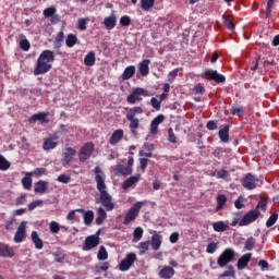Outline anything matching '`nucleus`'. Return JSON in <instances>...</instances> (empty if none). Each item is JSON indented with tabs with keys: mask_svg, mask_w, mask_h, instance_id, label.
I'll return each mask as SVG.
<instances>
[{
	"mask_svg": "<svg viewBox=\"0 0 279 279\" xmlns=\"http://www.w3.org/2000/svg\"><path fill=\"white\" fill-rule=\"evenodd\" d=\"M22 184L26 191L32 189V172H27L25 177L22 179Z\"/></svg>",
	"mask_w": 279,
	"mask_h": 279,
	"instance_id": "nucleus-38",
	"label": "nucleus"
},
{
	"mask_svg": "<svg viewBox=\"0 0 279 279\" xmlns=\"http://www.w3.org/2000/svg\"><path fill=\"white\" fill-rule=\"evenodd\" d=\"M193 93H194L195 95H204V93H206V89L204 88V85L197 84V85L194 87Z\"/></svg>",
	"mask_w": 279,
	"mask_h": 279,
	"instance_id": "nucleus-58",
	"label": "nucleus"
},
{
	"mask_svg": "<svg viewBox=\"0 0 279 279\" xmlns=\"http://www.w3.org/2000/svg\"><path fill=\"white\" fill-rule=\"evenodd\" d=\"M76 154H77V150H75V148L66 147L62 154L63 157L61 159L63 167H68V165H71V162H73V158H75Z\"/></svg>",
	"mask_w": 279,
	"mask_h": 279,
	"instance_id": "nucleus-12",
	"label": "nucleus"
},
{
	"mask_svg": "<svg viewBox=\"0 0 279 279\" xmlns=\"http://www.w3.org/2000/svg\"><path fill=\"white\" fill-rule=\"evenodd\" d=\"M98 260H108V251L106 246H100L97 255Z\"/></svg>",
	"mask_w": 279,
	"mask_h": 279,
	"instance_id": "nucleus-46",
	"label": "nucleus"
},
{
	"mask_svg": "<svg viewBox=\"0 0 279 279\" xmlns=\"http://www.w3.org/2000/svg\"><path fill=\"white\" fill-rule=\"evenodd\" d=\"M258 217H260V211H258V209H252L243 216V218L239 222V226L241 228L243 226H250V223H254V221L257 220Z\"/></svg>",
	"mask_w": 279,
	"mask_h": 279,
	"instance_id": "nucleus-9",
	"label": "nucleus"
},
{
	"mask_svg": "<svg viewBox=\"0 0 279 279\" xmlns=\"http://www.w3.org/2000/svg\"><path fill=\"white\" fill-rule=\"evenodd\" d=\"M252 260V253L244 254L236 264L238 269H245L250 262Z\"/></svg>",
	"mask_w": 279,
	"mask_h": 279,
	"instance_id": "nucleus-27",
	"label": "nucleus"
},
{
	"mask_svg": "<svg viewBox=\"0 0 279 279\" xmlns=\"http://www.w3.org/2000/svg\"><path fill=\"white\" fill-rule=\"evenodd\" d=\"M255 210H263V211L267 210V201L260 199Z\"/></svg>",
	"mask_w": 279,
	"mask_h": 279,
	"instance_id": "nucleus-62",
	"label": "nucleus"
},
{
	"mask_svg": "<svg viewBox=\"0 0 279 279\" xmlns=\"http://www.w3.org/2000/svg\"><path fill=\"white\" fill-rule=\"evenodd\" d=\"M143 97H149V92L143 87H135L126 97L128 104L134 105L136 101H143Z\"/></svg>",
	"mask_w": 279,
	"mask_h": 279,
	"instance_id": "nucleus-7",
	"label": "nucleus"
},
{
	"mask_svg": "<svg viewBox=\"0 0 279 279\" xmlns=\"http://www.w3.org/2000/svg\"><path fill=\"white\" fill-rule=\"evenodd\" d=\"M140 179H141V175L130 177L129 179H126V180L123 182L122 189H123L124 191H128V189L134 186V184H136Z\"/></svg>",
	"mask_w": 279,
	"mask_h": 279,
	"instance_id": "nucleus-32",
	"label": "nucleus"
},
{
	"mask_svg": "<svg viewBox=\"0 0 279 279\" xmlns=\"http://www.w3.org/2000/svg\"><path fill=\"white\" fill-rule=\"evenodd\" d=\"M168 141L170 143H178L177 137H175V133H173V129L168 130Z\"/></svg>",
	"mask_w": 279,
	"mask_h": 279,
	"instance_id": "nucleus-63",
	"label": "nucleus"
},
{
	"mask_svg": "<svg viewBox=\"0 0 279 279\" xmlns=\"http://www.w3.org/2000/svg\"><path fill=\"white\" fill-rule=\"evenodd\" d=\"M49 230L52 234H58V232H60V223L57 221H51L49 225Z\"/></svg>",
	"mask_w": 279,
	"mask_h": 279,
	"instance_id": "nucleus-50",
	"label": "nucleus"
},
{
	"mask_svg": "<svg viewBox=\"0 0 279 279\" xmlns=\"http://www.w3.org/2000/svg\"><path fill=\"white\" fill-rule=\"evenodd\" d=\"M90 21V17H82L77 21V29H80V32H86V25L88 24V22Z\"/></svg>",
	"mask_w": 279,
	"mask_h": 279,
	"instance_id": "nucleus-44",
	"label": "nucleus"
},
{
	"mask_svg": "<svg viewBox=\"0 0 279 279\" xmlns=\"http://www.w3.org/2000/svg\"><path fill=\"white\" fill-rule=\"evenodd\" d=\"M150 245L155 252H158L162 245V235L157 231H154V234L150 238Z\"/></svg>",
	"mask_w": 279,
	"mask_h": 279,
	"instance_id": "nucleus-16",
	"label": "nucleus"
},
{
	"mask_svg": "<svg viewBox=\"0 0 279 279\" xmlns=\"http://www.w3.org/2000/svg\"><path fill=\"white\" fill-rule=\"evenodd\" d=\"M49 183L47 181H38L37 183H35L34 185V191L35 193H39L40 195L45 194L47 191V185Z\"/></svg>",
	"mask_w": 279,
	"mask_h": 279,
	"instance_id": "nucleus-33",
	"label": "nucleus"
},
{
	"mask_svg": "<svg viewBox=\"0 0 279 279\" xmlns=\"http://www.w3.org/2000/svg\"><path fill=\"white\" fill-rule=\"evenodd\" d=\"M93 151H95V144L92 142H87L84 144L78 151V159L81 162H86L90 156H93Z\"/></svg>",
	"mask_w": 279,
	"mask_h": 279,
	"instance_id": "nucleus-8",
	"label": "nucleus"
},
{
	"mask_svg": "<svg viewBox=\"0 0 279 279\" xmlns=\"http://www.w3.org/2000/svg\"><path fill=\"white\" fill-rule=\"evenodd\" d=\"M234 266L230 265L227 269L221 274L220 278H234Z\"/></svg>",
	"mask_w": 279,
	"mask_h": 279,
	"instance_id": "nucleus-45",
	"label": "nucleus"
},
{
	"mask_svg": "<svg viewBox=\"0 0 279 279\" xmlns=\"http://www.w3.org/2000/svg\"><path fill=\"white\" fill-rule=\"evenodd\" d=\"M217 206H216V213H220L222 208H226V204H228V197L223 194H219L216 197Z\"/></svg>",
	"mask_w": 279,
	"mask_h": 279,
	"instance_id": "nucleus-29",
	"label": "nucleus"
},
{
	"mask_svg": "<svg viewBox=\"0 0 279 279\" xmlns=\"http://www.w3.org/2000/svg\"><path fill=\"white\" fill-rule=\"evenodd\" d=\"M275 0H268L266 5V17L269 19V14H271V8H274Z\"/></svg>",
	"mask_w": 279,
	"mask_h": 279,
	"instance_id": "nucleus-61",
	"label": "nucleus"
},
{
	"mask_svg": "<svg viewBox=\"0 0 279 279\" xmlns=\"http://www.w3.org/2000/svg\"><path fill=\"white\" fill-rule=\"evenodd\" d=\"M234 206H235V208H238V210H241V208H244V206H245V199L240 196V197L234 202Z\"/></svg>",
	"mask_w": 279,
	"mask_h": 279,
	"instance_id": "nucleus-60",
	"label": "nucleus"
},
{
	"mask_svg": "<svg viewBox=\"0 0 279 279\" xmlns=\"http://www.w3.org/2000/svg\"><path fill=\"white\" fill-rule=\"evenodd\" d=\"M53 14H56V8L50 7L47 8L46 10H44V16H46V19H51V16H53Z\"/></svg>",
	"mask_w": 279,
	"mask_h": 279,
	"instance_id": "nucleus-57",
	"label": "nucleus"
},
{
	"mask_svg": "<svg viewBox=\"0 0 279 279\" xmlns=\"http://www.w3.org/2000/svg\"><path fill=\"white\" fill-rule=\"evenodd\" d=\"M57 182H61V184H69V182H71V177L66 174H60L57 179Z\"/></svg>",
	"mask_w": 279,
	"mask_h": 279,
	"instance_id": "nucleus-56",
	"label": "nucleus"
},
{
	"mask_svg": "<svg viewBox=\"0 0 279 279\" xmlns=\"http://www.w3.org/2000/svg\"><path fill=\"white\" fill-rule=\"evenodd\" d=\"M153 151H154V148H151V146L145 144L143 149L140 150V156H144L145 158H151Z\"/></svg>",
	"mask_w": 279,
	"mask_h": 279,
	"instance_id": "nucleus-40",
	"label": "nucleus"
},
{
	"mask_svg": "<svg viewBox=\"0 0 279 279\" xmlns=\"http://www.w3.org/2000/svg\"><path fill=\"white\" fill-rule=\"evenodd\" d=\"M204 75L207 80H213L214 82H217V84H223V82H226V76L219 74L217 70H206Z\"/></svg>",
	"mask_w": 279,
	"mask_h": 279,
	"instance_id": "nucleus-15",
	"label": "nucleus"
},
{
	"mask_svg": "<svg viewBox=\"0 0 279 279\" xmlns=\"http://www.w3.org/2000/svg\"><path fill=\"white\" fill-rule=\"evenodd\" d=\"M124 136V132L123 129H118L116 130L112 134L111 137L109 140V144L110 145H118V143H121V141L123 140Z\"/></svg>",
	"mask_w": 279,
	"mask_h": 279,
	"instance_id": "nucleus-22",
	"label": "nucleus"
},
{
	"mask_svg": "<svg viewBox=\"0 0 279 279\" xmlns=\"http://www.w3.org/2000/svg\"><path fill=\"white\" fill-rule=\"evenodd\" d=\"M144 230L141 227H136L133 231V243H138L143 239Z\"/></svg>",
	"mask_w": 279,
	"mask_h": 279,
	"instance_id": "nucleus-35",
	"label": "nucleus"
},
{
	"mask_svg": "<svg viewBox=\"0 0 279 279\" xmlns=\"http://www.w3.org/2000/svg\"><path fill=\"white\" fill-rule=\"evenodd\" d=\"M31 239H32L36 250H43L44 244H43V240L38 235V232L33 231L32 234H31Z\"/></svg>",
	"mask_w": 279,
	"mask_h": 279,
	"instance_id": "nucleus-34",
	"label": "nucleus"
},
{
	"mask_svg": "<svg viewBox=\"0 0 279 279\" xmlns=\"http://www.w3.org/2000/svg\"><path fill=\"white\" fill-rule=\"evenodd\" d=\"M179 71H180V69H174L171 72H169V74H168L169 84H173V82H175V77H178Z\"/></svg>",
	"mask_w": 279,
	"mask_h": 279,
	"instance_id": "nucleus-52",
	"label": "nucleus"
},
{
	"mask_svg": "<svg viewBox=\"0 0 279 279\" xmlns=\"http://www.w3.org/2000/svg\"><path fill=\"white\" fill-rule=\"evenodd\" d=\"M173 276H175V269L171 266H163L159 271V278L162 279H171Z\"/></svg>",
	"mask_w": 279,
	"mask_h": 279,
	"instance_id": "nucleus-21",
	"label": "nucleus"
},
{
	"mask_svg": "<svg viewBox=\"0 0 279 279\" xmlns=\"http://www.w3.org/2000/svg\"><path fill=\"white\" fill-rule=\"evenodd\" d=\"M215 232H226L230 230V223L228 221H217L213 223Z\"/></svg>",
	"mask_w": 279,
	"mask_h": 279,
	"instance_id": "nucleus-28",
	"label": "nucleus"
},
{
	"mask_svg": "<svg viewBox=\"0 0 279 279\" xmlns=\"http://www.w3.org/2000/svg\"><path fill=\"white\" fill-rule=\"evenodd\" d=\"M58 147V137H47L44 140L43 149L49 151Z\"/></svg>",
	"mask_w": 279,
	"mask_h": 279,
	"instance_id": "nucleus-20",
	"label": "nucleus"
},
{
	"mask_svg": "<svg viewBox=\"0 0 279 279\" xmlns=\"http://www.w3.org/2000/svg\"><path fill=\"white\" fill-rule=\"evenodd\" d=\"M137 260L136 253H129L119 265L120 271H130V268Z\"/></svg>",
	"mask_w": 279,
	"mask_h": 279,
	"instance_id": "nucleus-10",
	"label": "nucleus"
},
{
	"mask_svg": "<svg viewBox=\"0 0 279 279\" xmlns=\"http://www.w3.org/2000/svg\"><path fill=\"white\" fill-rule=\"evenodd\" d=\"M146 201L144 202H136L126 213L124 216L123 225L130 226L133 221H136V217H138V213H141V209L143 206H145Z\"/></svg>",
	"mask_w": 279,
	"mask_h": 279,
	"instance_id": "nucleus-4",
	"label": "nucleus"
},
{
	"mask_svg": "<svg viewBox=\"0 0 279 279\" xmlns=\"http://www.w3.org/2000/svg\"><path fill=\"white\" fill-rule=\"evenodd\" d=\"M38 206H43V199H37L28 205V210H35Z\"/></svg>",
	"mask_w": 279,
	"mask_h": 279,
	"instance_id": "nucleus-59",
	"label": "nucleus"
},
{
	"mask_svg": "<svg viewBox=\"0 0 279 279\" xmlns=\"http://www.w3.org/2000/svg\"><path fill=\"white\" fill-rule=\"evenodd\" d=\"M95 52L90 51L89 53H87L84 58V64L85 66H93L95 64Z\"/></svg>",
	"mask_w": 279,
	"mask_h": 279,
	"instance_id": "nucleus-37",
	"label": "nucleus"
},
{
	"mask_svg": "<svg viewBox=\"0 0 279 279\" xmlns=\"http://www.w3.org/2000/svg\"><path fill=\"white\" fill-rule=\"evenodd\" d=\"M234 258H236V252L234 248L228 247L218 256L217 265L221 268L228 267V265H230Z\"/></svg>",
	"mask_w": 279,
	"mask_h": 279,
	"instance_id": "nucleus-5",
	"label": "nucleus"
},
{
	"mask_svg": "<svg viewBox=\"0 0 279 279\" xmlns=\"http://www.w3.org/2000/svg\"><path fill=\"white\" fill-rule=\"evenodd\" d=\"M255 243L256 241L254 240V238H248L244 244V250H246L247 252H252V250H254Z\"/></svg>",
	"mask_w": 279,
	"mask_h": 279,
	"instance_id": "nucleus-49",
	"label": "nucleus"
},
{
	"mask_svg": "<svg viewBox=\"0 0 279 279\" xmlns=\"http://www.w3.org/2000/svg\"><path fill=\"white\" fill-rule=\"evenodd\" d=\"M97 245H99V232L97 234L89 235L85 239L83 251L90 252V250H95Z\"/></svg>",
	"mask_w": 279,
	"mask_h": 279,
	"instance_id": "nucleus-11",
	"label": "nucleus"
},
{
	"mask_svg": "<svg viewBox=\"0 0 279 279\" xmlns=\"http://www.w3.org/2000/svg\"><path fill=\"white\" fill-rule=\"evenodd\" d=\"M108 218V214L106 213V209H104V207H99L97 210V217H96V226H101V223H104V221H106V219Z\"/></svg>",
	"mask_w": 279,
	"mask_h": 279,
	"instance_id": "nucleus-30",
	"label": "nucleus"
},
{
	"mask_svg": "<svg viewBox=\"0 0 279 279\" xmlns=\"http://www.w3.org/2000/svg\"><path fill=\"white\" fill-rule=\"evenodd\" d=\"M53 62H56L53 51L44 50L37 59L34 75H45V73H49L51 66H53Z\"/></svg>",
	"mask_w": 279,
	"mask_h": 279,
	"instance_id": "nucleus-2",
	"label": "nucleus"
},
{
	"mask_svg": "<svg viewBox=\"0 0 279 279\" xmlns=\"http://www.w3.org/2000/svg\"><path fill=\"white\" fill-rule=\"evenodd\" d=\"M276 221H278V214H272L266 221V227L271 228V226L276 225Z\"/></svg>",
	"mask_w": 279,
	"mask_h": 279,
	"instance_id": "nucleus-53",
	"label": "nucleus"
},
{
	"mask_svg": "<svg viewBox=\"0 0 279 279\" xmlns=\"http://www.w3.org/2000/svg\"><path fill=\"white\" fill-rule=\"evenodd\" d=\"M149 241L140 242L136 246L140 251V255L146 254L149 251Z\"/></svg>",
	"mask_w": 279,
	"mask_h": 279,
	"instance_id": "nucleus-43",
	"label": "nucleus"
},
{
	"mask_svg": "<svg viewBox=\"0 0 279 279\" xmlns=\"http://www.w3.org/2000/svg\"><path fill=\"white\" fill-rule=\"evenodd\" d=\"M149 64L151 61L149 59H145L138 64V71L143 77H147L149 75Z\"/></svg>",
	"mask_w": 279,
	"mask_h": 279,
	"instance_id": "nucleus-25",
	"label": "nucleus"
},
{
	"mask_svg": "<svg viewBox=\"0 0 279 279\" xmlns=\"http://www.w3.org/2000/svg\"><path fill=\"white\" fill-rule=\"evenodd\" d=\"M81 215H83V221L86 226H92L93 220L95 219V211L93 210H85V209H77Z\"/></svg>",
	"mask_w": 279,
	"mask_h": 279,
	"instance_id": "nucleus-19",
	"label": "nucleus"
},
{
	"mask_svg": "<svg viewBox=\"0 0 279 279\" xmlns=\"http://www.w3.org/2000/svg\"><path fill=\"white\" fill-rule=\"evenodd\" d=\"M62 43H64V32H59L54 38L53 47L54 49H60L62 47Z\"/></svg>",
	"mask_w": 279,
	"mask_h": 279,
	"instance_id": "nucleus-36",
	"label": "nucleus"
},
{
	"mask_svg": "<svg viewBox=\"0 0 279 279\" xmlns=\"http://www.w3.org/2000/svg\"><path fill=\"white\" fill-rule=\"evenodd\" d=\"M243 112V107L234 106L231 108V114H233L234 117H241Z\"/></svg>",
	"mask_w": 279,
	"mask_h": 279,
	"instance_id": "nucleus-54",
	"label": "nucleus"
},
{
	"mask_svg": "<svg viewBox=\"0 0 279 279\" xmlns=\"http://www.w3.org/2000/svg\"><path fill=\"white\" fill-rule=\"evenodd\" d=\"M160 104H162V102L160 100H158L157 98L150 99V105L153 106V108H155V110H160Z\"/></svg>",
	"mask_w": 279,
	"mask_h": 279,
	"instance_id": "nucleus-64",
	"label": "nucleus"
},
{
	"mask_svg": "<svg viewBox=\"0 0 279 279\" xmlns=\"http://www.w3.org/2000/svg\"><path fill=\"white\" fill-rule=\"evenodd\" d=\"M145 110L143 107H133L130 108L126 112V120L129 121V130L133 136H138V128H141V114H143Z\"/></svg>",
	"mask_w": 279,
	"mask_h": 279,
	"instance_id": "nucleus-3",
	"label": "nucleus"
},
{
	"mask_svg": "<svg viewBox=\"0 0 279 279\" xmlns=\"http://www.w3.org/2000/svg\"><path fill=\"white\" fill-rule=\"evenodd\" d=\"M219 250V244L217 242H211L207 244L206 252L207 254H215Z\"/></svg>",
	"mask_w": 279,
	"mask_h": 279,
	"instance_id": "nucleus-47",
	"label": "nucleus"
},
{
	"mask_svg": "<svg viewBox=\"0 0 279 279\" xmlns=\"http://www.w3.org/2000/svg\"><path fill=\"white\" fill-rule=\"evenodd\" d=\"M218 136L222 143H228L230 141V126L226 125L223 129H220Z\"/></svg>",
	"mask_w": 279,
	"mask_h": 279,
	"instance_id": "nucleus-31",
	"label": "nucleus"
},
{
	"mask_svg": "<svg viewBox=\"0 0 279 279\" xmlns=\"http://www.w3.org/2000/svg\"><path fill=\"white\" fill-rule=\"evenodd\" d=\"M132 167H134V157H129L128 166L117 165L111 167V171L114 175H132Z\"/></svg>",
	"mask_w": 279,
	"mask_h": 279,
	"instance_id": "nucleus-6",
	"label": "nucleus"
},
{
	"mask_svg": "<svg viewBox=\"0 0 279 279\" xmlns=\"http://www.w3.org/2000/svg\"><path fill=\"white\" fill-rule=\"evenodd\" d=\"M12 167V163L5 159L3 155L0 154V171H8Z\"/></svg>",
	"mask_w": 279,
	"mask_h": 279,
	"instance_id": "nucleus-42",
	"label": "nucleus"
},
{
	"mask_svg": "<svg viewBox=\"0 0 279 279\" xmlns=\"http://www.w3.org/2000/svg\"><path fill=\"white\" fill-rule=\"evenodd\" d=\"M213 175H216V178L218 180H226V178H228V175H229V172L226 170H219V171L213 173Z\"/></svg>",
	"mask_w": 279,
	"mask_h": 279,
	"instance_id": "nucleus-55",
	"label": "nucleus"
},
{
	"mask_svg": "<svg viewBox=\"0 0 279 279\" xmlns=\"http://www.w3.org/2000/svg\"><path fill=\"white\" fill-rule=\"evenodd\" d=\"M154 3H156V0H141L142 10L149 12L154 8Z\"/></svg>",
	"mask_w": 279,
	"mask_h": 279,
	"instance_id": "nucleus-41",
	"label": "nucleus"
},
{
	"mask_svg": "<svg viewBox=\"0 0 279 279\" xmlns=\"http://www.w3.org/2000/svg\"><path fill=\"white\" fill-rule=\"evenodd\" d=\"M77 43V35L69 34L65 39V45L70 49H73V46Z\"/></svg>",
	"mask_w": 279,
	"mask_h": 279,
	"instance_id": "nucleus-39",
	"label": "nucleus"
},
{
	"mask_svg": "<svg viewBox=\"0 0 279 279\" xmlns=\"http://www.w3.org/2000/svg\"><path fill=\"white\" fill-rule=\"evenodd\" d=\"M242 186L247 191H254L258 186V179L252 175V173H247L242 180Z\"/></svg>",
	"mask_w": 279,
	"mask_h": 279,
	"instance_id": "nucleus-14",
	"label": "nucleus"
},
{
	"mask_svg": "<svg viewBox=\"0 0 279 279\" xmlns=\"http://www.w3.org/2000/svg\"><path fill=\"white\" fill-rule=\"evenodd\" d=\"M32 44H29V40H27V38L21 39L20 41V49H22V51H27L28 49H31Z\"/></svg>",
	"mask_w": 279,
	"mask_h": 279,
	"instance_id": "nucleus-51",
	"label": "nucleus"
},
{
	"mask_svg": "<svg viewBox=\"0 0 279 279\" xmlns=\"http://www.w3.org/2000/svg\"><path fill=\"white\" fill-rule=\"evenodd\" d=\"M120 25L122 27H130V25H132V19L130 17V15H123L120 19Z\"/></svg>",
	"mask_w": 279,
	"mask_h": 279,
	"instance_id": "nucleus-48",
	"label": "nucleus"
},
{
	"mask_svg": "<svg viewBox=\"0 0 279 279\" xmlns=\"http://www.w3.org/2000/svg\"><path fill=\"white\" fill-rule=\"evenodd\" d=\"M104 25L106 29H114L117 27V14L112 11L111 15L105 17Z\"/></svg>",
	"mask_w": 279,
	"mask_h": 279,
	"instance_id": "nucleus-23",
	"label": "nucleus"
},
{
	"mask_svg": "<svg viewBox=\"0 0 279 279\" xmlns=\"http://www.w3.org/2000/svg\"><path fill=\"white\" fill-rule=\"evenodd\" d=\"M135 74H136V66L134 65L126 66L122 73L123 82H128V80H132V77H134Z\"/></svg>",
	"mask_w": 279,
	"mask_h": 279,
	"instance_id": "nucleus-26",
	"label": "nucleus"
},
{
	"mask_svg": "<svg viewBox=\"0 0 279 279\" xmlns=\"http://www.w3.org/2000/svg\"><path fill=\"white\" fill-rule=\"evenodd\" d=\"M47 117H49V112L35 113L28 119V123H36V121H40V123H49Z\"/></svg>",
	"mask_w": 279,
	"mask_h": 279,
	"instance_id": "nucleus-18",
	"label": "nucleus"
},
{
	"mask_svg": "<svg viewBox=\"0 0 279 279\" xmlns=\"http://www.w3.org/2000/svg\"><path fill=\"white\" fill-rule=\"evenodd\" d=\"M95 173L97 191L100 193V203L104 208L110 213V210H114V204L112 203V196L108 194V186H106V174L99 166L95 168Z\"/></svg>",
	"mask_w": 279,
	"mask_h": 279,
	"instance_id": "nucleus-1",
	"label": "nucleus"
},
{
	"mask_svg": "<svg viewBox=\"0 0 279 279\" xmlns=\"http://www.w3.org/2000/svg\"><path fill=\"white\" fill-rule=\"evenodd\" d=\"M27 236V222L22 221L17 227V230L14 235L15 243H23L24 239Z\"/></svg>",
	"mask_w": 279,
	"mask_h": 279,
	"instance_id": "nucleus-13",
	"label": "nucleus"
},
{
	"mask_svg": "<svg viewBox=\"0 0 279 279\" xmlns=\"http://www.w3.org/2000/svg\"><path fill=\"white\" fill-rule=\"evenodd\" d=\"M165 121V116L159 114L150 123V134L156 135L158 134V125Z\"/></svg>",
	"mask_w": 279,
	"mask_h": 279,
	"instance_id": "nucleus-24",
	"label": "nucleus"
},
{
	"mask_svg": "<svg viewBox=\"0 0 279 279\" xmlns=\"http://www.w3.org/2000/svg\"><path fill=\"white\" fill-rule=\"evenodd\" d=\"M14 254V248L5 243H0V256L2 258H13Z\"/></svg>",
	"mask_w": 279,
	"mask_h": 279,
	"instance_id": "nucleus-17",
	"label": "nucleus"
}]
</instances>
